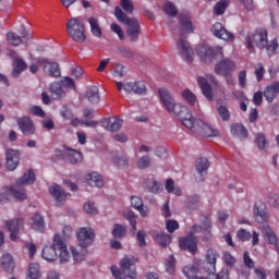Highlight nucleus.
<instances>
[{
    "mask_svg": "<svg viewBox=\"0 0 279 279\" xmlns=\"http://www.w3.org/2000/svg\"><path fill=\"white\" fill-rule=\"evenodd\" d=\"M201 223L203 230H205V236L203 239L204 241H208V239H210L211 236L210 229L213 228V223L210 222V216H201Z\"/></svg>",
    "mask_w": 279,
    "mask_h": 279,
    "instance_id": "c9c22d12",
    "label": "nucleus"
},
{
    "mask_svg": "<svg viewBox=\"0 0 279 279\" xmlns=\"http://www.w3.org/2000/svg\"><path fill=\"white\" fill-rule=\"evenodd\" d=\"M255 143L258 149H265V146L267 145V140L265 138L264 134L258 133L255 137Z\"/></svg>",
    "mask_w": 279,
    "mask_h": 279,
    "instance_id": "680f3d73",
    "label": "nucleus"
},
{
    "mask_svg": "<svg viewBox=\"0 0 279 279\" xmlns=\"http://www.w3.org/2000/svg\"><path fill=\"white\" fill-rule=\"evenodd\" d=\"M182 272L189 279L197 278V267H195V266H185V267H183Z\"/></svg>",
    "mask_w": 279,
    "mask_h": 279,
    "instance_id": "09e8293b",
    "label": "nucleus"
},
{
    "mask_svg": "<svg viewBox=\"0 0 279 279\" xmlns=\"http://www.w3.org/2000/svg\"><path fill=\"white\" fill-rule=\"evenodd\" d=\"M228 0H220L218 3H216L214 8L215 14H217V16H221V14L228 10Z\"/></svg>",
    "mask_w": 279,
    "mask_h": 279,
    "instance_id": "de8ad7c7",
    "label": "nucleus"
},
{
    "mask_svg": "<svg viewBox=\"0 0 279 279\" xmlns=\"http://www.w3.org/2000/svg\"><path fill=\"white\" fill-rule=\"evenodd\" d=\"M114 16L120 23L126 25V36H129L132 43H136L138 36H141V24L138 23V20L128 17L120 7L114 8Z\"/></svg>",
    "mask_w": 279,
    "mask_h": 279,
    "instance_id": "39448f33",
    "label": "nucleus"
},
{
    "mask_svg": "<svg viewBox=\"0 0 279 279\" xmlns=\"http://www.w3.org/2000/svg\"><path fill=\"white\" fill-rule=\"evenodd\" d=\"M49 193H50V195H52V197H54V199L57 202V206H62V202H64L66 199V192H64L62 186H60L58 184H52L49 187Z\"/></svg>",
    "mask_w": 279,
    "mask_h": 279,
    "instance_id": "4be33fe9",
    "label": "nucleus"
},
{
    "mask_svg": "<svg viewBox=\"0 0 279 279\" xmlns=\"http://www.w3.org/2000/svg\"><path fill=\"white\" fill-rule=\"evenodd\" d=\"M197 56L204 62V64H211L213 60H219L215 65L216 75L228 77V75L236 71V62H234L232 59L223 58V47L221 46L211 48L206 44L202 45L197 49Z\"/></svg>",
    "mask_w": 279,
    "mask_h": 279,
    "instance_id": "f257e3e1",
    "label": "nucleus"
},
{
    "mask_svg": "<svg viewBox=\"0 0 279 279\" xmlns=\"http://www.w3.org/2000/svg\"><path fill=\"white\" fill-rule=\"evenodd\" d=\"M179 29H180V39L177 43V49L179 56L185 60V62H193V48H191V44L184 40L186 38L185 34H193L195 32V27H193V22L191 17L187 15H179Z\"/></svg>",
    "mask_w": 279,
    "mask_h": 279,
    "instance_id": "f03ea898",
    "label": "nucleus"
},
{
    "mask_svg": "<svg viewBox=\"0 0 279 279\" xmlns=\"http://www.w3.org/2000/svg\"><path fill=\"white\" fill-rule=\"evenodd\" d=\"M85 125V128H97L98 122L97 121H80V119L74 118L71 120V125H73V128H77V125Z\"/></svg>",
    "mask_w": 279,
    "mask_h": 279,
    "instance_id": "49530a36",
    "label": "nucleus"
},
{
    "mask_svg": "<svg viewBox=\"0 0 279 279\" xmlns=\"http://www.w3.org/2000/svg\"><path fill=\"white\" fill-rule=\"evenodd\" d=\"M72 256L74 258V263H83L86 260V254H88V250L82 246L71 247Z\"/></svg>",
    "mask_w": 279,
    "mask_h": 279,
    "instance_id": "473e14b6",
    "label": "nucleus"
},
{
    "mask_svg": "<svg viewBox=\"0 0 279 279\" xmlns=\"http://www.w3.org/2000/svg\"><path fill=\"white\" fill-rule=\"evenodd\" d=\"M1 267L7 271V274H14V267L16 264L14 263V258L10 253H5L1 257Z\"/></svg>",
    "mask_w": 279,
    "mask_h": 279,
    "instance_id": "393cba45",
    "label": "nucleus"
},
{
    "mask_svg": "<svg viewBox=\"0 0 279 279\" xmlns=\"http://www.w3.org/2000/svg\"><path fill=\"white\" fill-rule=\"evenodd\" d=\"M120 5L126 14H132V12H134V3H132V0H121Z\"/></svg>",
    "mask_w": 279,
    "mask_h": 279,
    "instance_id": "5fc2aeb1",
    "label": "nucleus"
},
{
    "mask_svg": "<svg viewBox=\"0 0 279 279\" xmlns=\"http://www.w3.org/2000/svg\"><path fill=\"white\" fill-rule=\"evenodd\" d=\"M86 181L89 186H96L97 189H101V186H104V177L97 172H90L87 174Z\"/></svg>",
    "mask_w": 279,
    "mask_h": 279,
    "instance_id": "c85d7f7f",
    "label": "nucleus"
},
{
    "mask_svg": "<svg viewBox=\"0 0 279 279\" xmlns=\"http://www.w3.org/2000/svg\"><path fill=\"white\" fill-rule=\"evenodd\" d=\"M31 226L33 230H36L37 232H45V219L39 214H35L31 218Z\"/></svg>",
    "mask_w": 279,
    "mask_h": 279,
    "instance_id": "72a5a7b5",
    "label": "nucleus"
},
{
    "mask_svg": "<svg viewBox=\"0 0 279 279\" xmlns=\"http://www.w3.org/2000/svg\"><path fill=\"white\" fill-rule=\"evenodd\" d=\"M197 84H198L204 97L208 101H213V99H214L213 87L210 86V83H208V80H206L205 77L199 76L197 78Z\"/></svg>",
    "mask_w": 279,
    "mask_h": 279,
    "instance_id": "5701e85b",
    "label": "nucleus"
},
{
    "mask_svg": "<svg viewBox=\"0 0 279 279\" xmlns=\"http://www.w3.org/2000/svg\"><path fill=\"white\" fill-rule=\"evenodd\" d=\"M265 66H263V63H257L255 65V76L257 82H260L265 77Z\"/></svg>",
    "mask_w": 279,
    "mask_h": 279,
    "instance_id": "13d9d810",
    "label": "nucleus"
},
{
    "mask_svg": "<svg viewBox=\"0 0 279 279\" xmlns=\"http://www.w3.org/2000/svg\"><path fill=\"white\" fill-rule=\"evenodd\" d=\"M211 34L216 36V38H219L220 40H228L231 41L234 40V34L228 32L226 27H223V24L216 22L211 27Z\"/></svg>",
    "mask_w": 279,
    "mask_h": 279,
    "instance_id": "4468645a",
    "label": "nucleus"
},
{
    "mask_svg": "<svg viewBox=\"0 0 279 279\" xmlns=\"http://www.w3.org/2000/svg\"><path fill=\"white\" fill-rule=\"evenodd\" d=\"M217 258H219L217 250L208 248L205 256L206 265L204 267L207 274H215L217 271Z\"/></svg>",
    "mask_w": 279,
    "mask_h": 279,
    "instance_id": "f8f14e48",
    "label": "nucleus"
},
{
    "mask_svg": "<svg viewBox=\"0 0 279 279\" xmlns=\"http://www.w3.org/2000/svg\"><path fill=\"white\" fill-rule=\"evenodd\" d=\"M158 93L162 106L166 107L168 112H172V114L177 116V119H179L181 123H184L186 117H191V110H189V107L182 104H177L175 99H173V96H171V93H169L167 88L161 87Z\"/></svg>",
    "mask_w": 279,
    "mask_h": 279,
    "instance_id": "20e7f679",
    "label": "nucleus"
},
{
    "mask_svg": "<svg viewBox=\"0 0 279 279\" xmlns=\"http://www.w3.org/2000/svg\"><path fill=\"white\" fill-rule=\"evenodd\" d=\"M85 97L90 104H99V88H97V86L88 87Z\"/></svg>",
    "mask_w": 279,
    "mask_h": 279,
    "instance_id": "e433bc0d",
    "label": "nucleus"
},
{
    "mask_svg": "<svg viewBox=\"0 0 279 279\" xmlns=\"http://www.w3.org/2000/svg\"><path fill=\"white\" fill-rule=\"evenodd\" d=\"M254 217L257 223H265L269 219V215L267 214V210L260 208L258 204L254 205Z\"/></svg>",
    "mask_w": 279,
    "mask_h": 279,
    "instance_id": "f704fd0d",
    "label": "nucleus"
},
{
    "mask_svg": "<svg viewBox=\"0 0 279 279\" xmlns=\"http://www.w3.org/2000/svg\"><path fill=\"white\" fill-rule=\"evenodd\" d=\"M125 93H135V95H146L147 85L144 82H129L124 84Z\"/></svg>",
    "mask_w": 279,
    "mask_h": 279,
    "instance_id": "f3484780",
    "label": "nucleus"
},
{
    "mask_svg": "<svg viewBox=\"0 0 279 279\" xmlns=\"http://www.w3.org/2000/svg\"><path fill=\"white\" fill-rule=\"evenodd\" d=\"M187 204L190 206V208H197V206H199V196L198 195H193V196H190L187 198Z\"/></svg>",
    "mask_w": 279,
    "mask_h": 279,
    "instance_id": "69168bd1",
    "label": "nucleus"
},
{
    "mask_svg": "<svg viewBox=\"0 0 279 279\" xmlns=\"http://www.w3.org/2000/svg\"><path fill=\"white\" fill-rule=\"evenodd\" d=\"M279 93V82H274L272 84L268 85L264 90V97L268 104L274 102L277 95Z\"/></svg>",
    "mask_w": 279,
    "mask_h": 279,
    "instance_id": "b1692460",
    "label": "nucleus"
},
{
    "mask_svg": "<svg viewBox=\"0 0 279 279\" xmlns=\"http://www.w3.org/2000/svg\"><path fill=\"white\" fill-rule=\"evenodd\" d=\"M167 274H175V257L173 255L169 256L166 262Z\"/></svg>",
    "mask_w": 279,
    "mask_h": 279,
    "instance_id": "3c124183",
    "label": "nucleus"
},
{
    "mask_svg": "<svg viewBox=\"0 0 279 279\" xmlns=\"http://www.w3.org/2000/svg\"><path fill=\"white\" fill-rule=\"evenodd\" d=\"M17 125L25 136H32L36 132V125L32 118L24 116L17 119Z\"/></svg>",
    "mask_w": 279,
    "mask_h": 279,
    "instance_id": "ddd939ff",
    "label": "nucleus"
},
{
    "mask_svg": "<svg viewBox=\"0 0 279 279\" xmlns=\"http://www.w3.org/2000/svg\"><path fill=\"white\" fill-rule=\"evenodd\" d=\"M102 123L108 132H119V130L123 128V120L117 117L107 118L102 121Z\"/></svg>",
    "mask_w": 279,
    "mask_h": 279,
    "instance_id": "412c9836",
    "label": "nucleus"
},
{
    "mask_svg": "<svg viewBox=\"0 0 279 279\" xmlns=\"http://www.w3.org/2000/svg\"><path fill=\"white\" fill-rule=\"evenodd\" d=\"M236 236H238L239 241L245 242V241H250V239H252V233H250V231H247L245 229H240L236 232Z\"/></svg>",
    "mask_w": 279,
    "mask_h": 279,
    "instance_id": "bf43d9fd",
    "label": "nucleus"
},
{
    "mask_svg": "<svg viewBox=\"0 0 279 279\" xmlns=\"http://www.w3.org/2000/svg\"><path fill=\"white\" fill-rule=\"evenodd\" d=\"M87 23H89L90 33L95 38H101V36H104L101 26H99V19L93 16L88 17Z\"/></svg>",
    "mask_w": 279,
    "mask_h": 279,
    "instance_id": "bb28decb",
    "label": "nucleus"
},
{
    "mask_svg": "<svg viewBox=\"0 0 279 279\" xmlns=\"http://www.w3.org/2000/svg\"><path fill=\"white\" fill-rule=\"evenodd\" d=\"M38 66H43L45 73L48 72L49 77H61L62 72L60 71V63L58 62H50L49 59L38 57L36 59Z\"/></svg>",
    "mask_w": 279,
    "mask_h": 279,
    "instance_id": "1a4fd4ad",
    "label": "nucleus"
},
{
    "mask_svg": "<svg viewBox=\"0 0 279 279\" xmlns=\"http://www.w3.org/2000/svg\"><path fill=\"white\" fill-rule=\"evenodd\" d=\"M151 239L160 245V247H167L168 245H171V235L162 232V231H150L149 232Z\"/></svg>",
    "mask_w": 279,
    "mask_h": 279,
    "instance_id": "aec40b11",
    "label": "nucleus"
},
{
    "mask_svg": "<svg viewBox=\"0 0 279 279\" xmlns=\"http://www.w3.org/2000/svg\"><path fill=\"white\" fill-rule=\"evenodd\" d=\"M27 69V62L23 60L21 57H16L13 60V71H12V76L13 77H19L23 73V71H26Z\"/></svg>",
    "mask_w": 279,
    "mask_h": 279,
    "instance_id": "a878e982",
    "label": "nucleus"
},
{
    "mask_svg": "<svg viewBox=\"0 0 279 279\" xmlns=\"http://www.w3.org/2000/svg\"><path fill=\"white\" fill-rule=\"evenodd\" d=\"M231 134L238 136L240 141H245L247 138V129L241 123H234L231 125Z\"/></svg>",
    "mask_w": 279,
    "mask_h": 279,
    "instance_id": "7c9ffc66",
    "label": "nucleus"
},
{
    "mask_svg": "<svg viewBox=\"0 0 279 279\" xmlns=\"http://www.w3.org/2000/svg\"><path fill=\"white\" fill-rule=\"evenodd\" d=\"M182 125L184 128H187V130H191V132H197L201 136H205L207 138H210L213 136H217L219 132L210 124L199 120V119H193V113L190 112V117H186L184 121L182 122Z\"/></svg>",
    "mask_w": 279,
    "mask_h": 279,
    "instance_id": "423d86ee",
    "label": "nucleus"
},
{
    "mask_svg": "<svg viewBox=\"0 0 279 279\" xmlns=\"http://www.w3.org/2000/svg\"><path fill=\"white\" fill-rule=\"evenodd\" d=\"M145 231L141 230L137 232L136 234V239H137V244L141 246V247H145V245H147V241L145 240Z\"/></svg>",
    "mask_w": 279,
    "mask_h": 279,
    "instance_id": "338daca9",
    "label": "nucleus"
},
{
    "mask_svg": "<svg viewBox=\"0 0 279 279\" xmlns=\"http://www.w3.org/2000/svg\"><path fill=\"white\" fill-rule=\"evenodd\" d=\"M58 252L60 263H69L71 258V253H69L66 244H64V242L62 241V236L57 233L53 238V244L44 246L41 252L43 259L47 260L48 263H53V260L58 258Z\"/></svg>",
    "mask_w": 279,
    "mask_h": 279,
    "instance_id": "7ed1b4c3",
    "label": "nucleus"
},
{
    "mask_svg": "<svg viewBox=\"0 0 279 279\" xmlns=\"http://www.w3.org/2000/svg\"><path fill=\"white\" fill-rule=\"evenodd\" d=\"M66 151L68 162H70V165H77V162H82V160H84V155H82L81 151L70 147L66 148Z\"/></svg>",
    "mask_w": 279,
    "mask_h": 279,
    "instance_id": "2f4dec72",
    "label": "nucleus"
},
{
    "mask_svg": "<svg viewBox=\"0 0 279 279\" xmlns=\"http://www.w3.org/2000/svg\"><path fill=\"white\" fill-rule=\"evenodd\" d=\"M264 236L268 241V243H270V245H278V238L269 227H267L264 231Z\"/></svg>",
    "mask_w": 279,
    "mask_h": 279,
    "instance_id": "a18cd8bd",
    "label": "nucleus"
},
{
    "mask_svg": "<svg viewBox=\"0 0 279 279\" xmlns=\"http://www.w3.org/2000/svg\"><path fill=\"white\" fill-rule=\"evenodd\" d=\"M268 204L269 206H272V208H277V210H279V195L270 194L268 197Z\"/></svg>",
    "mask_w": 279,
    "mask_h": 279,
    "instance_id": "0e129e2a",
    "label": "nucleus"
},
{
    "mask_svg": "<svg viewBox=\"0 0 279 279\" xmlns=\"http://www.w3.org/2000/svg\"><path fill=\"white\" fill-rule=\"evenodd\" d=\"M182 97H183V99H185V101H187V104H190V106H194L195 101H197L195 94H193V92H191V89H185L182 93Z\"/></svg>",
    "mask_w": 279,
    "mask_h": 279,
    "instance_id": "8fccbe9b",
    "label": "nucleus"
},
{
    "mask_svg": "<svg viewBox=\"0 0 279 279\" xmlns=\"http://www.w3.org/2000/svg\"><path fill=\"white\" fill-rule=\"evenodd\" d=\"M163 12L168 15V16H177L178 15V9L175 8V5H173V3L171 2H167L163 7Z\"/></svg>",
    "mask_w": 279,
    "mask_h": 279,
    "instance_id": "864d4df0",
    "label": "nucleus"
},
{
    "mask_svg": "<svg viewBox=\"0 0 279 279\" xmlns=\"http://www.w3.org/2000/svg\"><path fill=\"white\" fill-rule=\"evenodd\" d=\"M7 40L12 47H19L23 43V39L16 33H8Z\"/></svg>",
    "mask_w": 279,
    "mask_h": 279,
    "instance_id": "37998d69",
    "label": "nucleus"
},
{
    "mask_svg": "<svg viewBox=\"0 0 279 279\" xmlns=\"http://www.w3.org/2000/svg\"><path fill=\"white\" fill-rule=\"evenodd\" d=\"M210 167V161H208V158L201 157L196 159L195 161V170L201 175L198 179V182H204V175L208 173V169Z\"/></svg>",
    "mask_w": 279,
    "mask_h": 279,
    "instance_id": "6ab92c4d",
    "label": "nucleus"
},
{
    "mask_svg": "<svg viewBox=\"0 0 279 279\" xmlns=\"http://www.w3.org/2000/svg\"><path fill=\"white\" fill-rule=\"evenodd\" d=\"M49 88H50L51 97L54 100L62 99V97L66 96V92H64V89L62 88V84L58 82L51 83Z\"/></svg>",
    "mask_w": 279,
    "mask_h": 279,
    "instance_id": "cd10ccee",
    "label": "nucleus"
},
{
    "mask_svg": "<svg viewBox=\"0 0 279 279\" xmlns=\"http://www.w3.org/2000/svg\"><path fill=\"white\" fill-rule=\"evenodd\" d=\"M179 245L183 252H190V254H197V240L195 236L189 234L179 240Z\"/></svg>",
    "mask_w": 279,
    "mask_h": 279,
    "instance_id": "2eb2a0df",
    "label": "nucleus"
},
{
    "mask_svg": "<svg viewBox=\"0 0 279 279\" xmlns=\"http://www.w3.org/2000/svg\"><path fill=\"white\" fill-rule=\"evenodd\" d=\"M151 166V158L149 156H143L137 160L138 169H147Z\"/></svg>",
    "mask_w": 279,
    "mask_h": 279,
    "instance_id": "6e6d98bb",
    "label": "nucleus"
},
{
    "mask_svg": "<svg viewBox=\"0 0 279 279\" xmlns=\"http://www.w3.org/2000/svg\"><path fill=\"white\" fill-rule=\"evenodd\" d=\"M77 241L81 247H89V245L95 243V232H93V229L83 227L77 232Z\"/></svg>",
    "mask_w": 279,
    "mask_h": 279,
    "instance_id": "9b49d317",
    "label": "nucleus"
},
{
    "mask_svg": "<svg viewBox=\"0 0 279 279\" xmlns=\"http://www.w3.org/2000/svg\"><path fill=\"white\" fill-rule=\"evenodd\" d=\"M113 239H123L128 234V227L123 225L116 223L111 232Z\"/></svg>",
    "mask_w": 279,
    "mask_h": 279,
    "instance_id": "4c0bfd02",
    "label": "nucleus"
},
{
    "mask_svg": "<svg viewBox=\"0 0 279 279\" xmlns=\"http://www.w3.org/2000/svg\"><path fill=\"white\" fill-rule=\"evenodd\" d=\"M136 263H138V258L134 257L133 255H125L120 262V269L121 271H129V278L135 279L136 278Z\"/></svg>",
    "mask_w": 279,
    "mask_h": 279,
    "instance_id": "9d476101",
    "label": "nucleus"
},
{
    "mask_svg": "<svg viewBox=\"0 0 279 279\" xmlns=\"http://www.w3.org/2000/svg\"><path fill=\"white\" fill-rule=\"evenodd\" d=\"M267 40V31L265 28H256L252 35L245 37V46L250 53H254V44L257 49H265Z\"/></svg>",
    "mask_w": 279,
    "mask_h": 279,
    "instance_id": "6e6552de",
    "label": "nucleus"
},
{
    "mask_svg": "<svg viewBox=\"0 0 279 279\" xmlns=\"http://www.w3.org/2000/svg\"><path fill=\"white\" fill-rule=\"evenodd\" d=\"M40 278V266L36 263L29 264L26 279Z\"/></svg>",
    "mask_w": 279,
    "mask_h": 279,
    "instance_id": "ea45409f",
    "label": "nucleus"
},
{
    "mask_svg": "<svg viewBox=\"0 0 279 279\" xmlns=\"http://www.w3.org/2000/svg\"><path fill=\"white\" fill-rule=\"evenodd\" d=\"M84 210L85 213H87L88 215H97V207L95 206L94 202H87L84 204Z\"/></svg>",
    "mask_w": 279,
    "mask_h": 279,
    "instance_id": "052dcab7",
    "label": "nucleus"
},
{
    "mask_svg": "<svg viewBox=\"0 0 279 279\" xmlns=\"http://www.w3.org/2000/svg\"><path fill=\"white\" fill-rule=\"evenodd\" d=\"M217 112L221 119V121H230V110L226 105H218Z\"/></svg>",
    "mask_w": 279,
    "mask_h": 279,
    "instance_id": "c03bdc74",
    "label": "nucleus"
},
{
    "mask_svg": "<svg viewBox=\"0 0 279 279\" xmlns=\"http://www.w3.org/2000/svg\"><path fill=\"white\" fill-rule=\"evenodd\" d=\"M65 27L71 40L78 44L86 43V25L82 19L72 17L68 20Z\"/></svg>",
    "mask_w": 279,
    "mask_h": 279,
    "instance_id": "0eeeda50",
    "label": "nucleus"
},
{
    "mask_svg": "<svg viewBox=\"0 0 279 279\" xmlns=\"http://www.w3.org/2000/svg\"><path fill=\"white\" fill-rule=\"evenodd\" d=\"M9 193L14 197V199H17V202H25L27 199V193H25V190H14L12 187H7Z\"/></svg>",
    "mask_w": 279,
    "mask_h": 279,
    "instance_id": "a19ab883",
    "label": "nucleus"
},
{
    "mask_svg": "<svg viewBox=\"0 0 279 279\" xmlns=\"http://www.w3.org/2000/svg\"><path fill=\"white\" fill-rule=\"evenodd\" d=\"M34 182H36V174L34 170H28L17 180L16 186H28L29 184H34Z\"/></svg>",
    "mask_w": 279,
    "mask_h": 279,
    "instance_id": "c756f323",
    "label": "nucleus"
},
{
    "mask_svg": "<svg viewBox=\"0 0 279 279\" xmlns=\"http://www.w3.org/2000/svg\"><path fill=\"white\" fill-rule=\"evenodd\" d=\"M180 229V223L177 220H166V230L170 234H173L174 230Z\"/></svg>",
    "mask_w": 279,
    "mask_h": 279,
    "instance_id": "4d7b16f0",
    "label": "nucleus"
},
{
    "mask_svg": "<svg viewBox=\"0 0 279 279\" xmlns=\"http://www.w3.org/2000/svg\"><path fill=\"white\" fill-rule=\"evenodd\" d=\"M143 198L140 196H131V206L137 210V208H141L143 206Z\"/></svg>",
    "mask_w": 279,
    "mask_h": 279,
    "instance_id": "774afa93",
    "label": "nucleus"
},
{
    "mask_svg": "<svg viewBox=\"0 0 279 279\" xmlns=\"http://www.w3.org/2000/svg\"><path fill=\"white\" fill-rule=\"evenodd\" d=\"M5 226L10 232L11 241H16L19 239V233L23 228V219L7 220Z\"/></svg>",
    "mask_w": 279,
    "mask_h": 279,
    "instance_id": "dca6fc26",
    "label": "nucleus"
},
{
    "mask_svg": "<svg viewBox=\"0 0 279 279\" xmlns=\"http://www.w3.org/2000/svg\"><path fill=\"white\" fill-rule=\"evenodd\" d=\"M222 258L227 267H234L236 258H234L230 252H223Z\"/></svg>",
    "mask_w": 279,
    "mask_h": 279,
    "instance_id": "603ef678",
    "label": "nucleus"
},
{
    "mask_svg": "<svg viewBox=\"0 0 279 279\" xmlns=\"http://www.w3.org/2000/svg\"><path fill=\"white\" fill-rule=\"evenodd\" d=\"M31 112L35 116V117H40V119H45V117L47 116L45 113V110H43V107L40 106H32L31 107Z\"/></svg>",
    "mask_w": 279,
    "mask_h": 279,
    "instance_id": "e2e57ef3",
    "label": "nucleus"
},
{
    "mask_svg": "<svg viewBox=\"0 0 279 279\" xmlns=\"http://www.w3.org/2000/svg\"><path fill=\"white\" fill-rule=\"evenodd\" d=\"M21 159V154L19 150L7 149V169L8 171H14L19 167V160Z\"/></svg>",
    "mask_w": 279,
    "mask_h": 279,
    "instance_id": "a211bd4d",
    "label": "nucleus"
},
{
    "mask_svg": "<svg viewBox=\"0 0 279 279\" xmlns=\"http://www.w3.org/2000/svg\"><path fill=\"white\" fill-rule=\"evenodd\" d=\"M124 219H126V221H129L131 228H132V231L133 232H136V219H138V216L136 214H134L132 210H124L122 213Z\"/></svg>",
    "mask_w": 279,
    "mask_h": 279,
    "instance_id": "58836bf2",
    "label": "nucleus"
},
{
    "mask_svg": "<svg viewBox=\"0 0 279 279\" xmlns=\"http://www.w3.org/2000/svg\"><path fill=\"white\" fill-rule=\"evenodd\" d=\"M265 49L267 50L268 56H276L279 51L278 39L267 40Z\"/></svg>",
    "mask_w": 279,
    "mask_h": 279,
    "instance_id": "79ce46f5",
    "label": "nucleus"
}]
</instances>
